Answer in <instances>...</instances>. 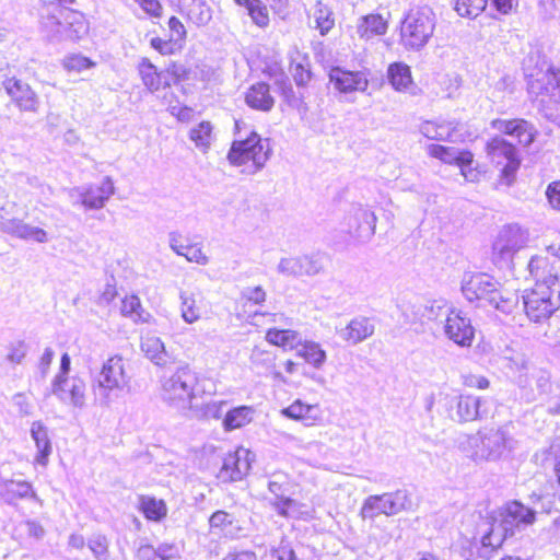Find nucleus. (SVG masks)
<instances>
[{"label": "nucleus", "mask_w": 560, "mask_h": 560, "mask_svg": "<svg viewBox=\"0 0 560 560\" xmlns=\"http://www.w3.org/2000/svg\"><path fill=\"white\" fill-rule=\"evenodd\" d=\"M555 262V258L544 255H535L528 262L535 283L523 291L522 302L524 314L532 323H546L560 308V277Z\"/></svg>", "instance_id": "obj_1"}, {"label": "nucleus", "mask_w": 560, "mask_h": 560, "mask_svg": "<svg viewBox=\"0 0 560 560\" xmlns=\"http://www.w3.org/2000/svg\"><path fill=\"white\" fill-rule=\"evenodd\" d=\"M215 394V383L187 365L179 368L162 386V399L170 407L199 417H208L217 411V405L211 402Z\"/></svg>", "instance_id": "obj_2"}, {"label": "nucleus", "mask_w": 560, "mask_h": 560, "mask_svg": "<svg viewBox=\"0 0 560 560\" xmlns=\"http://www.w3.org/2000/svg\"><path fill=\"white\" fill-rule=\"evenodd\" d=\"M77 0H51L42 2L37 15L39 23L55 33H62L70 39L88 35L90 23L85 14L71 8Z\"/></svg>", "instance_id": "obj_3"}, {"label": "nucleus", "mask_w": 560, "mask_h": 560, "mask_svg": "<svg viewBox=\"0 0 560 560\" xmlns=\"http://www.w3.org/2000/svg\"><path fill=\"white\" fill-rule=\"evenodd\" d=\"M535 521V511L518 501H511L492 518L489 530L481 538L482 546L497 550L516 529L532 525Z\"/></svg>", "instance_id": "obj_4"}, {"label": "nucleus", "mask_w": 560, "mask_h": 560, "mask_svg": "<svg viewBox=\"0 0 560 560\" xmlns=\"http://www.w3.org/2000/svg\"><path fill=\"white\" fill-rule=\"evenodd\" d=\"M435 28V14L428 5L410 9L399 26V40L406 49L423 47Z\"/></svg>", "instance_id": "obj_5"}, {"label": "nucleus", "mask_w": 560, "mask_h": 560, "mask_svg": "<svg viewBox=\"0 0 560 560\" xmlns=\"http://www.w3.org/2000/svg\"><path fill=\"white\" fill-rule=\"evenodd\" d=\"M485 153L491 165L498 170V184L511 186L522 165L518 150L511 141L494 136L485 143Z\"/></svg>", "instance_id": "obj_6"}, {"label": "nucleus", "mask_w": 560, "mask_h": 560, "mask_svg": "<svg viewBox=\"0 0 560 560\" xmlns=\"http://www.w3.org/2000/svg\"><path fill=\"white\" fill-rule=\"evenodd\" d=\"M268 158L269 149L256 131H252L245 139L234 140L228 152L232 165L243 166L250 173L260 170Z\"/></svg>", "instance_id": "obj_7"}, {"label": "nucleus", "mask_w": 560, "mask_h": 560, "mask_svg": "<svg viewBox=\"0 0 560 560\" xmlns=\"http://www.w3.org/2000/svg\"><path fill=\"white\" fill-rule=\"evenodd\" d=\"M128 360L121 354L109 355L101 365L93 380V389L101 394L122 389L130 380Z\"/></svg>", "instance_id": "obj_8"}, {"label": "nucleus", "mask_w": 560, "mask_h": 560, "mask_svg": "<svg viewBox=\"0 0 560 560\" xmlns=\"http://www.w3.org/2000/svg\"><path fill=\"white\" fill-rule=\"evenodd\" d=\"M462 292L469 302L486 300L494 307H499L502 300L498 281L483 272L466 275L462 283Z\"/></svg>", "instance_id": "obj_9"}, {"label": "nucleus", "mask_w": 560, "mask_h": 560, "mask_svg": "<svg viewBox=\"0 0 560 560\" xmlns=\"http://www.w3.org/2000/svg\"><path fill=\"white\" fill-rule=\"evenodd\" d=\"M506 447L504 435L498 430L478 431L468 436L466 451L475 460H494Z\"/></svg>", "instance_id": "obj_10"}, {"label": "nucleus", "mask_w": 560, "mask_h": 560, "mask_svg": "<svg viewBox=\"0 0 560 560\" xmlns=\"http://www.w3.org/2000/svg\"><path fill=\"white\" fill-rule=\"evenodd\" d=\"M186 38L184 23L179 18L172 15L167 20V33L164 36H152L150 47L161 56H174L183 50Z\"/></svg>", "instance_id": "obj_11"}, {"label": "nucleus", "mask_w": 560, "mask_h": 560, "mask_svg": "<svg viewBox=\"0 0 560 560\" xmlns=\"http://www.w3.org/2000/svg\"><path fill=\"white\" fill-rule=\"evenodd\" d=\"M275 361L273 352L257 346L253 348L250 362L256 366L265 368L273 380L287 382L300 373L301 364L293 359H287L281 366H278Z\"/></svg>", "instance_id": "obj_12"}, {"label": "nucleus", "mask_w": 560, "mask_h": 560, "mask_svg": "<svg viewBox=\"0 0 560 560\" xmlns=\"http://www.w3.org/2000/svg\"><path fill=\"white\" fill-rule=\"evenodd\" d=\"M406 501L407 497L401 491L371 495L364 501L360 515L363 520H371L381 514L394 515L405 509Z\"/></svg>", "instance_id": "obj_13"}, {"label": "nucleus", "mask_w": 560, "mask_h": 560, "mask_svg": "<svg viewBox=\"0 0 560 560\" xmlns=\"http://www.w3.org/2000/svg\"><path fill=\"white\" fill-rule=\"evenodd\" d=\"M525 233L517 226L506 225L500 230L492 244V257L495 261L511 260L525 247Z\"/></svg>", "instance_id": "obj_14"}, {"label": "nucleus", "mask_w": 560, "mask_h": 560, "mask_svg": "<svg viewBox=\"0 0 560 560\" xmlns=\"http://www.w3.org/2000/svg\"><path fill=\"white\" fill-rule=\"evenodd\" d=\"M253 460L249 450L237 447L224 456L218 477L223 482L240 481L249 474Z\"/></svg>", "instance_id": "obj_15"}, {"label": "nucleus", "mask_w": 560, "mask_h": 560, "mask_svg": "<svg viewBox=\"0 0 560 560\" xmlns=\"http://www.w3.org/2000/svg\"><path fill=\"white\" fill-rule=\"evenodd\" d=\"M490 125L501 135L516 139L517 143L523 147L530 145L537 137L535 126L524 118H495L491 120Z\"/></svg>", "instance_id": "obj_16"}, {"label": "nucleus", "mask_w": 560, "mask_h": 560, "mask_svg": "<svg viewBox=\"0 0 560 560\" xmlns=\"http://www.w3.org/2000/svg\"><path fill=\"white\" fill-rule=\"evenodd\" d=\"M3 88L12 103L19 107L20 110L36 112L39 108V98L28 83L15 77H11L3 81Z\"/></svg>", "instance_id": "obj_17"}, {"label": "nucleus", "mask_w": 560, "mask_h": 560, "mask_svg": "<svg viewBox=\"0 0 560 560\" xmlns=\"http://www.w3.org/2000/svg\"><path fill=\"white\" fill-rule=\"evenodd\" d=\"M329 81L340 93L364 91L369 80L361 71H350L340 67H332L329 71Z\"/></svg>", "instance_id": "obj_18"}, {"label": "nucleus", "mask_w": 560, "mask_h": 560, "mask_svg": "<svg viewBox=\"0 0 560 560\" xmlns=\"http://www.w3.org/2000/svg\"><path fill=\"white\" fill-rule=\"evenodd\" d=\"M445 332L450 339L462 347H470L475 338V329L469 319L454 310L446 317Z\"/></svg>", "instance_id": "obj_19"}, {"label": "nucleus", "mask_w": 560, "mask_h": 560, "mask_svg": "<svg viewBox=\"0 0 560 560\" xmlns=\"http://www.w3.org/2000/svg\"><path fill=\"white\" fill-rule=\"evenodd\" d=\"M389 20V13L387 16L377 12L368 13L358 20L355 32L359 38L363 40L384 36L388 31Z\"/></svg>", "instance_id": "obj_20"}, {"label": "nucleus", "mask_w": 560, "mask_h": 560, "mask_svg": "<svg viewBox=\"0 0 560 560\" xmlns=\"http://www.w3.org/2000/svg\"><path fill=\"white\" fill-rule=\"evenodd\" d=\"M281 413L294 421H300L305 425L314 427L323 421V412L318 404H306L301 399L294 400Z\"/></svg>", "instance_id": "obj_21"}, {"label": "nucleus", "mask_w": 560, "mask_h": 560, "mask_svg": "<svg viewBox=\"0 0 560 560\" xmlns=\"http://www.w3.org/2000/svg\"><path fill=\"white\" fill-rule=\"evenodd\" d=\"M171 247L178 255L184 256L188 261L196 264H206L207 254L199 241L191 238L186 234H174L171 238Z\"/></svg>", "instance_id": "obj_22"}, {"label": "nucleus", "mask_w": 560, "mask_h": 560, "mask_svg": "<svg viewBox=\"0 0 560 560\" xmlns=\"http://www.w3.org/2000/svg\"><path fill=\"white\" fill-rule=\"evenodd\" d=\"M456 166L462 177L468 183H479L487 175V168L475 160V154L469 149L457 150Z\"/></svg>", "instance_id": "obj_23"}, {"label": "nucleus", "mask_w": 560, "mask_h": 560, "mask_svg": "<svg viewBox=\"0 0 560 560\" xmlns=\"http://www.w3.org/2000/svg\"><path fill=\"white\" fill-rule=\"evenodd\" d=\"M137 70L141 82L150 92L171 88V82L164 78V71L160 70L148 57L140 59Z\"/></svg>", "instance_id": "obj_24"}, {"label": "nucleus", "mask_w": 560, "mask_h": 560, "mask_svg": "<svg viewBox=\"0 0 560 560\" xmlns=\"http://www.w3.org/2000/svg\"><path fill=\"white\" fill-rule=\"evenodd\" d=\"M244 98L247 106L258 112H270L275 106V97L266 82L252 84L247 89Z\"/></svg>", "instance_id": "obj_25"}, {"label": "nucleus", "mask_w": 560, "mask_h": 560, "mask_svg": "<svg viewBox=\"0 0 560 560\" xmlns=\"http://www.w3.org/2000/svg\"><path fill=\"white\" fill-rule=\"evenodd\" d=\"M67 377L57 375L52 383V393L65 402L74 406L81 405L84 398V382L82 380H73L69 388H67Z\"/></svg>", "instance_id": "obj_26"}, {"label": "nucleus", "mask_w": 560, "mask_h": 560, "mask_svg": "<svg viewBox=\"0 0 560 560\" xmlns=\"http://www.w3.org/2000/svg\"><path fill=\"white\" fill-rule=\"evenodd\" d=\"M113 192L114 186L109 179L92 184L81 194V205L86 209H100Z\"/></svg>", "instance_id": "obj_27"}, {"label": "nucleus", "mask_w": 560, "mask_h": 560, "mask_svg": "<svg viewBox=\"0 0 560 560\" xmlns=\"http://www.w3.org/2000/svg\"><path fill=\"white\" fill-rule=\"evenodd\" d=\"M300 332L290 328H268L265 332V340L270 346L282 349L283 351H292L299 348Z\"/></svg>", "instance_id": "obj_28"}, {"label": "nucleus", "mask_w": 560, "mask_h": 560, "mask_svg": "<svg viewBox=\"0 0 560 560\" xmlns=\"http://www.w3.org/2000/svg\"><path fill=\"white\" fill-rule=\"evenodd\" d=\"M31 435L38 450L34 459L35 464L45 467L48 464V458L52 451L47 428L43 424V422L35 421L31 425Z\"/></svg>", "instance_id": "obj_29"}, {"label": "nucleus", "mask_w": 560, "mask_h": 560, "mask_svg": "<svg viewBox=\"0 0 560 560\" xmlns=\"http://www.w3.org/2000/svg\"><path fill=\"white\" fill-rule=\"evenodd\" d=\"M138 510L150 522H161L167 516V505L163 499L141 494L138 498Z\"/></svg>", "instance_id": "obj_30"}, {"label": "nucleus", "mask_w": 560, "mask_h": 560, "mask_svg": "<svg viewBox=\"0 0 560 560\" xmlns=\"http://www.w3.org/2000/svg\"><path fill=\"white\" fill-rule=\"evenodd\" d=\"M387 79L393 89L398 92H406L413 85L411 68L401 61L388 65Z\"/></svg>", "instance_id": "obj_31"}, {"label": "nucleus", "mask_w": 560, "mask_h": 560, "mask_svg": "<svg viewBox=\"0 0 560 560\" xmlns=\"http://www.w3.org/2000/svg\"><path fill=\"white\" fill-rule=\"evenodd\" d=\"M234 3L244 9L252 23L258 28L265 30L270 25V13L261 0H233Z\"/></svg>", "instance_id": "obj_32"}, {"label": "nucleus", "mask_w": 560, "mask_h": 560, "mask_svg": "<svg viewBox=\"0 0 560 560\" xmlns=\"http://www.w3.org/2000/svg\"><path fill=\"white\" fill-rule=\"evenodd\" d=\"M374 332V325L368 317H355L349 322L343 330V339L351 343L360 342Z\"/></svg>", "instance_id": "obj_33"}, {"label": "nucleus", "mask_w": 560, "mask_h": 560, "mask_svg": "<svg viewBox=\"0 0 560 560\" xmlns=\"http://www.w3.org/2000/svg\"><path fill=\"white\" fill-rule=\"evenodd\" d=\"M295 350L299 358L316 369L320 368L326 360V352L318 342L313 340H302L300 337L299 348Z\"/></svg>", "instance_id": "obj_34"}, {"label": "nucleus", "mask_w": 560, "mask_h": 560, "mask_svg": "<svg viewBox=\"0 0 560 560\" xmlns=\"http://www.w3.org/2000/svg\"><path fill=\"white\" fill-rule=\"evenodd\" d=\"M455 127L448 122L427 120L420 126L421 135L428 140L447 141L452 138Z\"/></svg>", "instance_id": "obj_35"}, {"label": "nucleus", "mask_w": 560, "mask_h": 560, "mask_svg": "<svg viewBox=\"0 0 560 560\" xmlns=\"http://www.w3.org/2000/svg\"><path fill=\"white\" fill-rule=\"evenodd\" d=\"M214 137V126L210 120H201L189 130V139L195 147L207 152Z\"/></svg>", "instance_id": "obj_36"}, {"label": "nucleus", "mask_w": 560, "mask_h": 560, "mask_svg": "<svg viewBox=\"0 0 560 560\" xmlns=\"http://www.w3.org/2000/svg\"><path fill=\"white\" fill-rule=\"evenodd\" d=\"M480 398L472 395H460L456 405L459 421L469 422L480 417Z\"/></svg>", "instance_id": "obj_37"}, {"label": "nucleus", "mask_w": 560, "mask_h": 560, "mask_svg": "<svg viewBox=\"0 0 560 560\" xmlns=\"http://www.w3.org/2000/svg\"><path fill=\"white\" fill-rule=\"evenodd\" d=\"M313 18L315 27L322 36L327 35L335 27L336 19L332 9L322 1L315 3Z\"/></svg>", "instance_id": "obj_38"}, {"label": "nucleus", "mask_w": 560, "mask_h": 560, "mask_svg": "<svg viewBox=\"0 0 560 560\" xmlns=\"http://www.w3.org/2000/svg\"><path fill=\"white\" fill-rule=\"evenodd\" d=\"M253 408L240 406L229 410L223 420V427L226 431L240 429L248 424L253 419Z\"/></svg>", "instance_id": "obj_39"}, {"label": "nucleus", "mask_w": 560, "mask_h": 560, "mask_svg": "<svg viewBox=\"0 0 560 560\" xmlns=\"http://www.w3.org/2000/svg\"><path fill=\"white\" fill-rule=\"evenodd\" d=\"M140 346L147 358L155 364H165V348L159 337L148 334L141 338Z\"/></svg>", "instance_id": "obj_40"}, {"label": "nucleus", "mask_w": 560, "mask_h": 560, "mask_svg": "<svg viewBox=\"0 0 560 560\" xmlns=\"http://www.w3.org/2000/svg\"><path fill=\"white\" fill-rule=\"evenodd\" d=\"M489 0H454V10L462 18L476 19L481 15Z\"/></svg>", "instance_id": "obj_41"}, {"label": "nucleus", "mask_w": 560, "mask_h": 560, "mask_svg": "<svg viewBox=\"0 0 560 560\" xmlns=\"http://www.w3.org/2000/svg\"><path fill=\"white\" fill-rule=\"evenodd\" d=\"M290 74L300 88H305L312 80L311 65L306 57L292 60L289 68Z\"/></svg>", "instance_id": "obj_42"}, {"label": "nucleus", "mask_w": 560, "mask_h": 560, "mask_svg": "<svg viewBox=\"0 0 560 560\" xmlns=\"http://www.w3.org/2000/svg\"><path fill=\"white\" fill-rule=\"evenodd\" d=\"M234 523L233 514L224 510H218L209 517V529L215 534H224L233 527Z\"/></svg>", "instance_id": "obj_43"}, {"label": "nucleus", "mask_w": 560, "mask_h": 560, "mask_svg": "<svg viewBox=\"0 0 560 560\" xmlns=\"http://www.w3.org/2000/svg\"><path fill=\"white\" fill-rule=\"evenodd\" d=\"M273 506L277 513L283 517L299 518L303 515L302 504L291 498L279 497L275 501Z\"/></svg>", "instance_id": "obj_44"}, {"label": "nucleus", "mask_w": 560, "mask_h": 560, "mask_svg": "<svg viewBox=\"0 0 560 560\" xmlns=\"http://www.w3.org/2000/svg\"><path fill=\"white\" fill-rule=\"evenodd\" d=\"M180 310L183 318L185 319V322L189 324H192L201 318V303L194 296H183Z\"/></svg>", "instance_id": "obj_45"}, {"label": "nucleus", "mask_w": 560, "mask_h": 560, "mask_svg": "<svg viewBox=\"0 0 560 560\" xmlns=\"http://www.w3.org/2000/svg\"><path fill=\"white\" fill-rule=\"evenodd\" d=\"M429 156L441 161L446 165H454L457 158V150L443 144H430L427 149Z\"/></svg>", "instance_id": "obj_46"}, {"label": "nucleus", "mask_w": 560, "mask_h": 560, "mask_svg": "<svg viewBox=\"0 0 560 560\" xmlns=\"http://www.w3.org/2000/svg\"><path fill=\"white\" fill-rule=\"evenodd\" d=\"M163 71L164 78L171 82V86L188 80L190 75V69L177 61L170 62Z\"/></svg>", "instance_id": "obj_47"}, {"label": "nucleus", "mask_w": 560, "mask_h": 560, "mask_svg": "<svg viewBox=\"0 0 560 560\" xmlns=\"http://www.w3.org/2000/svg\"><path fill=\"white\" fill-rule=\"evenodd\" d=\"M62 66L68 72H81L93 68L95 62L80 54H72L62 60Z\"/></svg>", "instance_id": "obj_48"}, {"label": "nucleus", "mask_w": 560, "mask_h": 560, "mask_svg": "<svg viewBox=\"0 0 560 560\" xmlns=\"http://www.w3.org/2000/svg\"><path fill=\"white\" fill-rule=\"evenodd\" d=\"M133 2L152 21L164 16V5L161 0H133Z\"/></svg>", "instance_id": "obj_49"}, {"label": "nucleus", "mask_w": 560, "mask_h": 560, "mask_svg": "<svg viewBox=\"0 0 560 560\" xmlns=\"http://www.w3.org/2000/svg\"><path fill=\"white\" fill-rule=\"evenodd\" d=\"M121 314L125 316L132 317L135 319H141L142 318V305L140 302V299L135 295H126L121 300V306H120Z\"/></svg>", "instance_id": "obj_50"}, {"label": "nucleus", "mask_w": 560, "mask_h": 560, "mask_svg": "<svg viewBox=\"0 0 560 560\" xmlns=\"http://www.w3.org/2000/svg\"><path fill=\"white\" fill-rule=\"evenodd\" d=\"M324 257L319 255L305 256L300 259L301 272L305 275H316L324 269Z\"/></svg>", "instance_id": "obj_51"}, {"label": "nucleus", "mask_w": 560, "mask_h": 560, "mask_svg": "<svg viewBox=\"0 0 560 560\" xmlns=\"http://www.w3.org/2000/svg\"><path fill=\"white\" fill-rule=\"evenodd\" d=\"M18 235L22 238L33 240L38 243L47 241V233L40 228L24 225L20 231H18Z\"/></svg>", "instance_id": "obj_52"}, {"label": "nucleus", "mask_w": 560, "mask_h": 560, "mask_svg": "<svg viewBox=\"0 0 560 560\" xmlns=\"http://www.w3.org/2000/svg\"><path fill=\"white\" fill-rule=\"evenodd\" d=\"M242 299L245 304L249 303L260 305L266 300V292L261 287L250 288L243 294Z\"/></svg>", "instance_id": "obj_53"}, {"label": "nucleus", "mask_w": 560, "mask_h": 560, "mask_svg": "<svg viewBox=\"0 0 560 560\" xmlns=\"http://www.w3.org/2000/svg\"><path fill=\"white\" fill-rule=\"evenodd\" d=\"M546 197L553 209L560 210V180L551 182L548 185Z\"/></svg>", "instance_id": "obj_54"}, {"label": "nucleus", "mask_w": 560, "mask_h": 560, "mask_svg": "<svg viewBox=\"0 0 560 560\" xmlns=\"http://www.w3.org/2000/svg\"><path fill=\"white\" fill-rule=\"evenodd\" d=\"M493 9L501 15H510L516 11L517 0H490Z\"/></svg>", "instance_id": "obj_55"}, {"label": "nucleus", "mask_w": 560, "mask_h": 560, "mask_svg": "<svg viewBox=\"0 0 560 560\" xmlns=\"http://www.w3.org/2000/svg\"><path fill=\"white\" fill-rule=\"evenodd\" d=\"M222 560H257V555L248 549H234L228 552Z\"/></svg>", "instance_id": "obj_56"}, {"label": "nucleus", "mask_w": 560, "mask_h": 560, "mask_svg": "<svg viewBox=\"0 0 560 560\" xmlns=\"http://www.w3.org/2000/svg\"><path fill=\"white\" fill-rule=\"evenodd\" d=\"M464 384L470 388L486 389L490 383L485 376L467 375L464 377Z\"/></svg>", "instance_id": "obj_57"}, {"label": "nucleus", "mask_w": 560, "mask_h": 560, "mask_svg": "<svg viewBox=\"0 0 560 560\" xmlns=\"http://www.w3.org/2000/svg\"><path fill=\"white\" fill-rule=\"evenodd\" d=\"M172 115L180 122H189L194 118V110L188 106H178L172 109Z\"/></svg>", "instance_id": "obj_58"}, {"label": "nucleus", "mask_w": 560, "mask_h": 560, "mask_svg": "<svg viewBox=\"0 0 560 560\" xmlns=\"http://www.w3.org/2000/svg\"><path fill=\"white\" fill-rule=\"evenodd\" d=\"M55 353L51 349H46L38 361V369L43 375L47 374L52 363Z\"/></svg>", "instance_id": "obj_59"}, {"label": "nucleus", "mask_w": 560, "mask_h": 560, "mask_svg": "<svg viewBox=\"0 0 560 560\" xmlns=\"http://www.w3.org/2000/svg\"><path fill=\"white\" fill-rule=\"evenodd\" d=\"M547 85L552 89L560 88V68H550L546 73Z\"/></svg>", "instance_id": "obj_60"}, {"label": "nucleus", "mask_w": 560, "mask_h": 560, "mask_svg": "<svg viewBox=\"0 0 560 560\" xmlns=\"http://www.w3.org/2000/svg\"><path fill=\"white\" fill-rule=\"evenodd\" d=\"M271 557L277 560H294L295 555L292 549L288 548H273L271 549Z\"/></svg>", "instance_id": "obj_61"}, {"label": "nucleus", "mask_w": 560, "mask_h": 560, "mask_svg": "<svg viewBox=\"0 0 560 560\" xmlns=\"http://www.w3.org/2000/svg\"><path fill=\"white\" fill-rule=\"evenodd\" d=\"M27 528H28L30 535L33 537L38 538V537L43 536V534H44L43 526L37 522H28Z\"/></svg>", "instance_id": "obj_62"}, {"label": "nucleus", "mask_w": 560, "mask_h": 560, "mask_svg": "<svg viewBox=\"0 0 560 560\" xmlns=\"http://www.w3.org/2000/svg\"><path fill=\"white\" fill-rule=\"evenodd\" d=\"M24 350L22 348H14L8 354V358L13 363H19L24 357Z\"/></svg>", "instance_id": "obj_63"}, {"label": "nucleus", "mask_w": 560, "mask_h": 560, "mask_svg": "<svg viewBox=\"0 0 560 560\" xmlns=\"http://www.w3.org/2000/svg\"><path fill=\"white\" fill-rule=\"evenodd\" d=\"M416 560H442L440 557L432 551H422L419 553Z\"/></svg>", "instance_id": "obj_64"}]
</instances>
